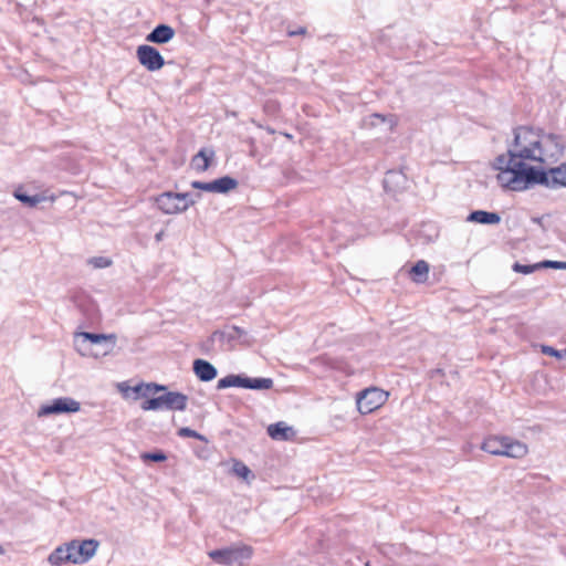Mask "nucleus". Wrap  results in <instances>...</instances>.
I'll return each instance as SVG.
<instances>
[{
	"instance_id": "nucleus-19",
	"label": "nucleus",
	"mask_w": 566,
	"mask_h": 566,
	"mask_svg": "<svg viewBox=\"0 0 566 566\" xmlns=\"http://www.w3.org/2000/svg\"><path fill=\"white\" fill-rule=\"evenodd\" d=\"M213 157L214 151L212 149L208 151L206 148H202L192 157L191 164L197 171L203 172L210 167Z\"/></svg>"
},
{
	"instance_id": "nucleus-29",
	"label": "nucleus",
	"mask_w": 566,
	"mask_h": 566,
	"mask_svg": "<svg viewBox=\"0 0 566 566\" xmlns=\"http://www.w3.org/2000/svg\"><path fill=\"white\" fill-rule=\"evenodd\" d=\"M514 272L522 273V274H531L537 270H541L542 266H539V262L534 264H521L518 262H515L512 266Z\"/></svg>"
},
{
	"instance_id": "nucleus-28",
	"label": "nucleus",
	"mask_w": 566,
	"mask_h": 566,
	"mask_svg": "<svg viewBox=\"0 0 566 566\" xmlns=\"http://www.w3.org/2000/svg\"><path fill=\"white\" fill-rule=\"evenodd\" d=\"M168 390L167 386L159 385L157 382H148L145 384V391L142 392V397H145L146 399L150 395H156L158 392H166Z\"/></svg>"
},
{
	"instance_id": "nucleus-4",
	"label": "nucleus",
	"mask_w": 566,
	"mask_h": 566,
	"mask_svg": "<svg viewBox=\"0 0 566 566\" xmlns=\"http://www.w3.org/2000/svg\"><path fill=\"white\" fill-rule=\"evenodd\" d=\"M187 405H188V396L187 395H185L182 392H178V391L167 390L166 392H164L159 396L145 399L142 402L140 408L144 411H149V410L157 411V410H163V409L174 410V411H185L187 409Z\"/></svg>"
},
{
	"instance_id": "nucleus-32",
	"label": "nucleus",
	"mask_w": 566,
	"mask_h": 566,
	"mask_svg": "<svg viewBox=\"0 0 566 566\" xmlns=\"http://www.w3.org/2000/svg\"><path fill=\"white\" fill-rule=\"evenodd\" d=\"M541 352L544 354V355H548V356H552V357H555L557 359H563V358H566V348L564 349H556L549 345H542L541 346Z\"/></svg>"
},
{
	"instance_id": "nucleus-3",
	"label": "nucleus",
	"mask_w": 566,
	"mask_h": 566,
	"mask_svg": "<svg viewBox=\"0 0 566 566\" xmlns=\"http://www.w3.org/2000/svg\"><path fill=\"white\" fill-rule=\"evenodd\" d=\"M116 339L115 334L81 332L74 337V346L80 355L98 358L108 355L114 349Z\"/></svg>"
},
{
	"instance_id": "nucleus-10",
	"label": "nucleus",
	"mask_w": 566,
	"mask_h": 566,
	"mask_svg": "<svg viewBox=\"0 0 566 566\" xmlns=\"http://www.w3.org/2000/svg\"><path fill=\"white\" fill-rule=\"evenodd\" d=\"M81 405L73 398L60 397L53 399L50 403L41 406L38 411L39 417H46L51 415L72 413L77 412Z\"/></svg>"
},
{
	"instance_id": "nucleus-21",
	"label": "nucleus",
	"mask_w": 566,
	"mask_h": 566,
	"mask_svg": "<svg viewBox=\"0 0 566 566\" xmlns=\"http://www.w3.org/2000/svg\"><path fill=\"white\" fill-rule=\"evenodd\" d=\"M429 263L424 260L417 261L410 269V275L416 283H423L428 279Z\"/></svg>"
},
{
	"instance_id": "nucleus-36",
	"label": "nucleus",
	"mask_w": 566,
	"mask_h": 566,
	"mask_svg": "<svg viewBox=\"0 0 566 566\" xmlns=\"http://www.w3.org/2000/svg\"><path fill=\"white\" fill-rule=\"evenodd\" d=\"M542 269L566 270V261L544 260L539 262Z\"/></svg>"
},
{
	"instance_id": "nucleus-40",
	"label": "nucleus",
	"mask_w": 566,
	"mask_h": 566,
	"mask_svg": "<svg viewBox=\"0 0 566 566\" xmlns=\"http://www.w3.org/2000/svg\"><path fill=\"white\" fill-rule=\"evenodd\" d=\"M127 389H130L137 395L142 396V392L145 391V384H139L134 387H127Z\"/></svg>"
},
{
	"instance_id": "nucleus-16",
	"label": "nucleus",
	"mask_w": 566,
	"mask_h": 566,
	"mask_svg": "<svg viewBox=\"0 0 566 566\" xmlns=\"http://www.w3.org/2000/svg\"><path fill=\"white\" fill-rule=\"evenodd\" d=\"M268 434L273 440L287 441L295 434V432L292 427L280 421L268 427Z\"/></svg>"
},
{
	"instance_id": "nucleus-44",
	"label": "nucleus",
	"mask_w": 566,
	"mask_h": 566,
	"mask_svg": "<svg viewBox=\"0 0 566 566\" xmlns=\"http://www.w3.org/2000/svg\"><path fill=\"white\" fill-rule=\"evenodd\" d=\"M163 237H164V231H160L158 232L156 235H155V240L157 242L161 241L163 240Z\"/></svg>"
},
{
	"instance_id": "nucleus-23",
	"label": "nucleus",
	"mask_w": 566,
	"mask_h": 566,
	"mask_svg": "<svg viewBox=\"0 0 566 566\" xmlns=\"http://www.w3.org/2000/svg\"><path fill=\"white\" fill-rule=\"evenodd\" d=\"M385 123H387L389 125V129L392 130L397 125V118L395 115H391V114L386 116V115H382L379 113L370 114L366 118V124L370 125L373 127L379 126Z\"/></svg>"
},
{
	"instance_id": "nucleus-33",
	"label": "nucleus",
	"mask_w": 566,
	"mask_h": 566,
	"mask_svg": "<svg viewBox=\"0 0 566 566\" xmlns=\"http://www.w3.org/2000/svg\"><path fill=\"white\" fill-rule=\"evenodd\" d=\"M233 472L244 480L252 475V471L241 461H235L233 463Z\"/></svg>"
},
{
	"instance_id": "nucleus-11",
	"label": "nucleus",
	"mask_w": 566,
	"mask_h": 566,
	"mask_svg": "<svg viewBox=\"0 0 566 566\" xmlns=\"http://www.w3.org/2000/svg\"><path fill=\"white\" fill-rule=\"evenodd\" d=\"M182 197L179 192L167 191L156 198V203L165 214H177L188 210V203H182L179 199Z\"/></svg>"
},
{
	"instance_id": "nucleus-18",
	"label": "nucleus",
	"mask_w": 566,
	"mask_h": 566,
	"mask_svg": "<svg viewBox=\"0 0 566 566\" xmlns=\"http://www.w3.org/2000/svg\"><path fill=\"white\" fill-rule=\"evenodd\" d=\"M504 457L521 459L527 454V446L518 440H514L507 437V441L505 443Z\"/></svg>"
},
{
	"instance_id": "nucleus-26",
	"label": "nucleus",
	"mask_w": 566,
	"mask_h": 566,
	"mask_svg": "<svg viewBox=\"0 0 566 566\" xmlns=\"http://www.w3.org/2000/svg\"><path fill=\"white\" fill-rule=\"evenodd\" d=\"M14 197L28 207H36L43 200L40 195H29L20 189L14 191Z\"/></svg>"
},
{
	"instance_id": "nucleus-8",
	"label": "nucleus",
	"mask_w": 566,
	"mask_h": 566,
	"mask_svg": "<svg viewBox=\"0 0 566 566\" xmlns=\"http://www.w3.org/2000/svg\"><path fill=\"white\" fill-rule=\"evenodd\" d=\"M97 546L98 542L96 539H73L65 543L66 556L72 558V564H83L95 555Z\"/></svg>"
},
{
	"instance_id": "nucleus-6",
	"label": "nucleus",
	"mask_w": 566,
	"mask_h": 566,
	"mask_svg": "<svg viewBox=\"0 0 566 566\" xmlns=\"http://www.w3.org/2000/svg\"><path fill=\"white\" fill-rule=\"evenodd\" d=\"M528 171L533 186L541 185L551 189L566 188V163L548 170L536 167V169H530Z\"/></svg>"
},
{
	"instance_id": "nucleus-34",
	"label": "nucleus",
	"mask_w": 566,
	"mask_h": 566,
	"mask_svg": "<svg viewBox=\"0 0 566 566\" xmlns=\"http://www.w3.org/2000/svg\"><path fill=\"white\" fill-rule=\"evenodd\" d=\"M191 187L193 189H198V190H202V191H207V192H214L216 193V185H214V180H211V181H199V180H195L191 182Z\"/></svg>"
},
{
	"instance_id": "nucleus-2",
	"label": "nucleus",
	"mask_w": 566,
	"mask_h": 566,
	"mask_svg": "<svg viewBox=\"0 0 566 566\" xmlns=\"http://www.w3.org/2000/svg\"><path fill=\"white\" fill-rule=\"evenodd\" d=\"M494 167L500 170L497 180L504 188L523 191L533 186L528 170L536 169V167L522 161L512 148H509L506 154L496 157Z\"/></svg>"
},
{
	"instance_id": "nucleus-30",
	"label": "nucleus",
	"mask_w": 566,
	"mask_h": 566,
	"mask_svg": "<svg viewBox=\"0 0 566 566\" xmlns=\"http://www.w3.org/2000/svg\"><path fill=\"white\" fill-rule=\"evenodd\" d=\"M142 460L147 462V461H151V462H164L167 460V455L164 451L161 450H156V451H153V452H144L142 455H140Z\"/></svg>"
},
{
	"instance_id": "nucleus-38",
	"label": "nucleus",
	"mask_w": 566,
	"mask_h": 566,
	"mask_svg": "<svg viewBox=\"0 0 566 566\" xmlns=\"http://www.w3.org/2000/svg\"><path fill=\"white\" fill-rule=\"evenodd\" d=\"M216 339L210 335L206 340L200 344L201 352L206 355L210 354L214 349Z\"/></svg>"
},
{
	"instance_id": "nucleus-39",
	"label": "nucleus",
	"mask_w": 566,
	"mask_h": 566,
	"mask_svg": "<svg viewBox=\"0 0 566 566\" xmlns=\"http://www.w3.org/2000/svg\"><path fill=\"white\" fill-rule=\"evenodd\" d=\"M211 335L213 336V338L216 340H219L220 343L228 342V335H229L228 332L218 329V331H214Z\"/></svg>"
},
{
	"instance_id": "nucleus-45",
	"label": "nucleus",
	"mask_w": 566,
	"mask_h": 566,
	"mask_svg": "<svg viewBox=\"0 0 566 566\" xmlns=\"http://www.w3.org/2000/svg\"><path fill=\"white\" fill-rule=\"evenodd\" d=\"M94 350H103V347L102 346H95Z\"/></svg>"
},
{
	"instance_id": "nucleus-27",
	"label": "nucleus",
	"mask_w": 566,
	"mask_h": 566,
	"mask_svg": "<svg viewBox=\"0 0 566 566\" xmlns=\"http://www.w3.org/2000/svg\"><path fill=\"white\" fill-rule=\"evenodd\" d=\"M228 333V343L241 339L242 344L250 345L254 342V339H250L248 333L239 326L233 325Z\"/></svg>"
},
{
	"instance_id": "nucleus-35",
	"label": "nucleus",
	"mask_w": 566,
	"mask_h": 566,
	"mask_svg": "<svg viewBox=\"0 0 566 566\" xmlns=\"http://www.w3.org/2000/svg\"><path fill=\"white\" fill-rule=\"evenodd\" d=\"M88 264L95 269H105L112 264V261L104 256H93L88 260Z\"/></svg>"
},
{
	"instance_id": "nucleus-43",
	"label": "nucleus",
	"mask_w": 566,
	"mask_h": 566,
	"mask_svg": "<svg viewBox=\"0 0 566 566\" xmlns=\"http://www.w3.org/2000/svg\"><path fill=\"white\" fill-rule=\"evenodd\" d=\"M195 452L199 458H205L208 450L206 447H203L202 449L196 450Z\"/></svg>"
},
{
	"instance_id": "nucleus-41",
	"label": "nucleus",
	"mask_w": 566,
	"mask_h": 566,
	"mask_svg": "<svg viewBox=\"0 0 566 566\" xmlns=\"http://www.w3.org/2000/svg\"><path fill=\"white\" fill-rule=\"evenodd\" d=\"M305 32H306V29H305V28H303V27H301V28H298V29H296V30L289 31V32H287V34H289L290 36H294V35H298V34H304Z\"/></svg>"
},
{
	"instance_id": "nucleus-22",
	"label": "nucleus",
	"mask_w": 566,
	"mask_h": 566,
	"mask_svg": "<svg viewBox=\"0 0 566 566\" xmlns=\"http://www.w3.org/2000/svg\"><path fill=\"white\" fill-rule=\"evenodd\" d=\"M244 374H229L220 378L217 382V389L222 390L231 387L243 388Z\"/></svg>"
},
{
	"instance_id": "nucleus-15",
	"label": "nucleus",
	"mask_w": 566,
	"mask_h": 566,
	"mask_svg": "<svg viewBox=\"0 0 566 566\" xmlns=\"http://www.w3.org/2000/svg\"><path fill=\"white\" fill-rule=\"evenodd\" d=\"M468 222L481 223V224H499L501 222V216L497 212H491L485 210H474L467 217Z\"/></svg>"
},
{
	"instance_id": "nucleus-31",
	"label": "nucleus",
	"mask_w": 566,
	"mask_h": 566,
	"mask_svg": "<svg viewBox=\"0 0 566 566\" xmlns=\"http://www.w3.org/2000/svg\"><path fill=\"white\" fill-rule=\"evenodd\" d=\"M178 436L182 438H195L203 441L205 443H208V439L203 434L188 427L180 428L178 430Z\"/></svg>"
},
{
	"instance_id": "nucleus-7",
	"label": "nucleus",
	"mask_w": 566,
	"mask_h": 566,
	"mask_svg": "<svg viewBox=\"0 0 566 566\" xmlns=\"http://www.w3.org/2000/svg\"><path fill=\"white\" fill-rule=\"evenodd\" d=\"M387 399V392L384 390L370 387L358 392L356 405L361 415H368L380 408Z\"/></svg>"
},
{
	"instance_id": "nucleus-5",
	"label": "nucleus",
	"mask_w": 566,
	"mask_h": 566,
	"mask_svg": "<svg viewBox=\"0 0 566 566\" xmlns=\"http://www.w3.org/2000/svg\"><path fill=\"white\" fill-rule=\"evenodd\" d=\"M253 551L248 545H232L218 549L210 551L208 556L219 565L243 566L252 557Z\"/></svg>"
},
{
	"instance_id": "nucleus-25",
	"label": "nucleus",
	"mask_w": 566,
	"mask_h": 566,
	"mask_svg": "<svg viewBox=\"0 0 566 566\" xmlns=\"http://www.w3.org/2000/svg\"><path fill=\"white\" fill-rule=\"evenodd\" d=\"M67 555V551H65V544L56 547L50 555H49V563L51 565L61 566L66 563H72V558Z\"/></svg>"
},
{
	"instance_id": "nucleus-13",
	"label": "nucleus",
	"mask_w": 566,
	"mask_h": 566,
	"mask_svg": "<svg viewBox=\"0 0 566 566\" xmlns=\"http://www.w3.org/2000/svg\"><path fill=\"white\" fill-rule=\"evenodd\" d=\"M407 177L401 170H388L382 180L387 192H398L407 187Z\"/></svg>"
},
{
	"instance_id": "nucleus-42",
	"label": "nucleus",
	"mask_w": 566,
	"mask_h": 566,
	"mask_svg": "<svg viewBox=\"0 0 566 566\" xmlns=\"http://www.w3.org/2000/svg\"><path fill=\"white\" fill-rule=\"evenodd\" d=\"M543 219L544 217H534L532 218V222L538 224L539 227H542L544 230H545V227H544V223H543Z\"/></svg>"
},
{
	"instance_id": "nucleus-14",
	"label": "nucleus",
	"mask_w": 566,
	"mask_h": 566,
	"mask_svg": "<svg viewBox=\"0 0 566 566\" xmlns=\"http://www.w3.org/2000/svg\"><path fill=\"white\" fill-rule=\"evenodd\" d=\"M192 370L200 381L208 382L213 380L217 375V368L206 359H195L192 363Z\"/></svg>"
},
{
	"instance_id": "nucleus-9",
	"label": "nucleus",
	"mask_w": 566,
	"mask_h": 566,
	"mask_svg": "<svg viewBox=\"0 0 566 566\" xmlns=\"http://www.w3.org/2000/svg\"><path fill=\"white\" fill-rule=\"evenodd\" d=\"M136 56L139 64L149 72L159 71L166 63L158 49L148 44L139 45L136 50Z\"/></svg>"
},
{
	"instance_id": "nucleus-1",
	"label": "nucleus",
	"mask_w": 566,
	"mask_h": 566,
	"mask_svg": "<svg viewBox=\"0 0 566 566\" xmlns=\"http://www.w3.org/2000/svg\"><path fill=\"white\" fill-rule=\"evenodd\" d=\"M514 140L512 148L522 161H536L548 164L555 161L563 154L560 136L546 134L541 138L539 134L527 126H518L513 129Z\"/></svg>"
},
{
	"instance_id": "nucleus-20",
	"label": "nucleus",
	"mask_w": 566,
	"mask_h": 566,
	"mask_svg": "<svg viewBox=\"0 0 566 566\" xmlns=\"http://www.w3.org/2000/svg\"><path fill=\"white\" fill-rule=\"evenodd\" d=\"M273 379L272 378H251L244 374V382L243 388L244 389H251V390H270L273 388Z\"/></svg>"
},
{
	"instance_id": "nucleus-24",
	"label": "nucleus",
	"mask_w": 566,
	"mask_h": 566,
	"mask_svg": "<svg viewBox=\"0 0 566 566\" xmlns=\"http://www.w3.org/2000/svg\"><path fill=\"white\" fill-rule=\"evenodd\" d=\"M216 185V193H229L230 191L234 190L239 182L235 178L231 176H222L218 179H214Z\"/></svg>"
},
{
	"instance_id": "nucleus-17",
	"label": "nucleus",
	"mask_w": 566,
	"mask_h": 566,
	"mask_svg": "<svg viewBox=\"0 0 566 566\" xmlns=\"http://www.w3.org/2000/svg\"><path fill=\"white\" fill-rule=\"evenodd\" d=\"M507 437H489L482 443V450L493 454L503 455Z\"/></svg>"
},
{
	"instance_id": "nucleus-37",
	"label": "nucleus",
	"mask_w": 566,
	"mask_h": 566,
	"mask_svg": "<svg viewBox=\"0 0 566 566\" xmlns=\"http://www.w3.org/2000/svg\"><path fill=\"white\" fill-rule=\"evenodd\" d=\"M179 196H185L179 198L182 203H188V208L193 206L197 200L201 198L200 193H191V192H179Z\"/></svg>"
},
{
	"instance_id": "nucleus-12",
	"label": "nucleus",
	"mask_w": 566,
	"mask_h": 566,
	"mask_svg": "<svg viewBox=\"0 0 566 566\" xmlns=\"http://www.w3.org/2000/svg\"><path fill=\"white\" fill-rule=\"evenodd\" d=\"M175 34L176 31L172 27L166 23H159L146 35V41L163 45L170 42Z\"/></svg>"
},
{
	"instance_id": "nucleus-46",
	"label": "nucleus",
	"mask_w": 566,
	"mask_h": 566,
	"mask_svg": "<svg viewBox=\"0 0 566 566\" xmlns=\"http://www.w3.org/2000/svg\"><path fill=\"white\" fill-rule=\"evenodd\" d=\"M366 566H370V564H369V563H366Z\"/></svg>"
}]
</instances>
